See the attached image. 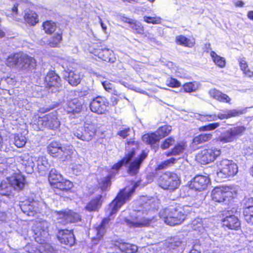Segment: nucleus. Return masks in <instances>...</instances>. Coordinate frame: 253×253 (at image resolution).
<instances>
[{
	"label": "nucleus",
	"instance_id": "1",
	"mask_svg": "<svg viewBox=\"0 0 253 253\" xmlns=\"http://www.w3.org/2000/svg\"><path fill=\"white\" fill-rule=\"evenodd\" d=\"M191 207L188 206H170L160 212V217L168 225L175 226L181 224L186 219Z\"/></svg>",
	"mask_w": 253,
	"mask_h": 253
},
{
	"label": "nucleus",
	"instance_id": "2",
	"mask_svg": "<svg viewBox=\"0 0 253 253\" xmlns=\"http://www.w3.org/2000/svg\"><path fill=\"white\" fill-rule=\"evenodd\" d=\"M6 64L10 67H16L22 70H31L36 66L35 59L23 53H15L7 58Z\"/></svg>",
	"mask_w": 253,
	"mask_h": 253
},
{
	"label": "nucleus",
	"instance_id": "3",
	"mask_svg": "<svg viewBox=\"0 0 253 253\" xmlns=\"http://www.w3.org/2000/svg\"><path fill=\"white\" fill-rule=\"evenodd\" d=\"M25 184L24 177L20 173H14L11 177L1 181L0 185V194L9 196L13 189L16 190L22 189Z\"/></svg>",
	"mask_w": 253,
	"mask_h": 253
},
{
	"label": "nucleus",
	"instance_id": "4",
	"mask_svg": "<svg viewBox=\"0 0 253 253\" xmlns=\"http://www.w3.org/2000/svg\"><path fill=\"white\" fill-rule=\"evenodd\" d=\"M125 212L122 213L121 217L123 218V222L126 223L130 227H142L147 226L154 220V217H149L144 216L145 213L139 210L133 211L128 217L124 216ZM149 212L145 213L148 215Z\"/></svg>",
	"mask_w": 253,
	"mask_h": 253
},
{
	"label": "nucleus",
	"instance_id": "5",
	"mask_svg": "<svg viewBox=\"0 0 253 253\" xmlns=\"http://www.w3.org/2000/svg\"><path fill=\"white\" fill-rule=\"evenodd\" d=\"M135 155V152L132 150L126 154V156L119 162L115 164L112 169L118 170L123 165H126L129 163L127 172L129 174L135 175L138 172L140 166L143 161L146 158L147 155L142 153L137 158L131 162L132 158Z\"/></svg>",
	"mask_w": 253,
	"mask_h": 253
},
{
	"label": "nucleus",
	"instance_id": "6",
	"mask_svg": "<svg viewBox=\"0 0 253 253\" xmlns=\"http://www.w3.org/2000/svg\"><path fill=\"white\" fill-rule=\"evenodd\" d=\"M138 186V184L136 183L130 189H127L126 188L120 192L115 199L109 205L106 211V212L109 216H111L113 214L116 213L121 206L124 205L126 202L129 200L131 195Z\"/></svg>",
	"mask_w": 253,
	"mask_h": 253
},
{
	"label": "nucleus",
	"instance_id": "7",
	"mask_svg": "<svg viewBox=\"0 0 253 253\" xmlns=\"http://www.w3.org/2000/svg\"><path fill=\"white\" fill-rule=\"evenodd\" d=\"M158 183L159 185L164 189L174 190L178 188L180 180L176 174L167 171L160 176Z\"/></svg>",
	"mask_w": 253,
	"mask_h": 253
},
{
	"label": "nucleus",
	"instance_id": "8",
	"mask_svg": "<svg viewBox=\"0 0 253 253\" xmlns=\"http://www.w3.org/2000/svg\"><path fill=\"white\" fill-rule=\"evenodd\" d=\"M217 175L221 178H226L236 174L238 171L236 164L232 161L223 159L216 163Z\"/></svg>",
	"mask_w": 253,
	"mask_h": 253
},
{
	"label": "nucleus",
	"instance_id": "9",
	"mask_svg": "<svg viewBox=\"0 0 253 253\" xmlns=\"http://www.w3.org/2000/svg\"><path fill=\"white\" fill-rule=\"evenodd\" d=\"M220 154V149L212 147L201 150L196 158L201 164L206 165L214 161Z\"/></svg>",
	"mask_w": 253,
	"mask_h": 253
},
{
	"label": "nucleus",
	"instance_id": "10",
	"mask_svg": "<svg viewBox=\"0 0 253 253\" xmlns=\"http://www.w3.org/2000/svg\"><path fill=\"white\" fill-rule=\"evenodd\" d=\"M246 129V127L242 126L231 127L223 133L218 140L223 143L232 142L239 136H242Z\"/></svg>",
	"mask_w": 253,
	"mask_h": 253
},
{
	"label": "nucleus",
	"instance_id": "11",
	"mask_svg": "<svg viewBox=\"0 0 253 253\" xmlns=\"http://www.w3.org/2000/svg\"><path fill=\"white\" fill-rule=\"evenodd\" d=\"M49 223L46 220H42L36 221L32 227L35 235V240L37 242H44L45 238L48 235Z\"/></svg>",
	"mask_w": 253,
	"mask_h": 253
},
{
	"label": "nucleus",
	"instance_id": "12",
	"mask_svg": "<svg viewBox=\"0 0 253 253\" xmlns=\"http://www.w3.org/2000/svg\"><path fill=\"white\" fill-rule=\"evenodd\" d=\"M37 123L39 126L41 125L51 129H56L60 126V122L56 112L49 113L43 117H39Z\"/></svg>",
	"mask_w": 253,
	"mask_h": 253
},
{
	"label": "nucleus",
	"instance_id": "13",
	"mask_svg": "<svg viewBox=\"0 0 253 253\" xmlns=\"http://www.w3.org/2000/svg\"><path fill=\"white\" fill-rule=\"evenodd\" d=\"M232 193L228 187H216L211 192L212 199L216 202H223L232 197Z\"/></svg>",
	"mask_w": 253,
	"mask_h": 253
},
{
	"label": "nucleus",
	"instance_id": "14",
	"mask_svg": "<svg viewBox=\"0 0 253 253\" xmlns=\"http://www.w3.org/2000/svg\"><path fill=\"white\" fill-rule=\"evenodd\" d=\"M39 245L29 244L25 247V250L29 253H54L53 249L48 243L42 241Z\"/></svg>",
	"mask_w": 253,
	"mask_h": 253
},
{
	"label": "nucleus",
	"instance_id": "15",
	"mask_svg": "<svg viewBox=\"0 0 253 253\" xmlns=\"http://www.w3.org/2000/svg\"><path fill=\"white\" fill-rule=\"evenodd\" d=\"M106 99L104 97L98 96L94 98L90 103V108L93 112L102 114L107 109Z\"/></svg>",
	"mask_w": 253,
	"mask_h": 253
},
{
	"label": "nucleus",
	"instance_id": "16",
	"mask_svg": "<svg viewBox=\"0 0 253 253\" xmlns=\"http://www.w3.org/2000/svg\"><path fill=\"white\" fill-rule=\"evenodd\" d=\"M59 241L62 244L72 246L75 242V238L73 232L67 229L59 230L57 235Z\"/></svg>",
	"mask_w": 253,
	"mask_h": 253
},
{
	"label": "nucleus",
	"instance_id": "17",
	"mask_svg": "<svg viewBox=\"0 0 253 253\" xmlns=\"http://www.w3.org/2000/svg\"><path fill=\"white\" fill-rule=\"evenodd\" d=\"M210 182V179L207 176L202 175L196 176L190 184L191 188L196 190L205 189Z\"/></svg>",
	"mask_w": 253,
	"mask_h": 253
},
{
	"label": "nucleus",
	"instance_id": "18",
	"mask_svg": "<svg viewBox=\"0 0 253 253\" xmlns=\"http://www.w3.org/2000/svg\"><path fill=\"white\" fill-rule=\"evenodd\" d=\"M47 150L51 155H56L64 152L67 154L73 153V147L69 146L67 147H62L61 144L57 142H51L47 147Z\"/></svg>",
	"mask_w": 253,
	"mask_h": 253
},
{
	"label": "nucleus",
	"instance_id": "19",
	"mask_svg": "<svg viewBox=\"0 0 253 253\" xmlns=\"http://www.w3.org/2000/svg\"><path fill=\"white\" fill-rule=\"evenodd\" d=\"M95 56L104 61L109 62H114L115 58L112 50L105 47L101 48H95L93 51H91Z\"/></svg>",
	"mask_w": 253,
	"mask_h": 253
},
{
	"label": "nucleus",
	"instance_id": "20",
	"mask_svg": "<svg viewBox=\"0 0 253 253\" xmlns=\"http://www.w3.org/2000/svg\"><path fill=\"white\" fill-rule=\"evenodd\" d=\"M245 206L244 210L245 219L248 223L253 224V198H246Z\"/></svg>",
	"mask_w": 253,
	"mask_h": 253
},
{
	"label": "nucleus",
	"instance_id": "21",
	"mask_svg": "<svg viewBox=\"0 0 253 253\" xmlns=\"http://www.w3.org/2000/svg\"><path fill=\"white\" fill-rule=\"evenodd\" d=\"M46 83V87H58L61 85V79L59 76L53 71L49 72L45 77Z\"/></svg>",
	"mask_w": 253,
	"mask_h": 253
},
{
	"label": "nucleus",
	"instance_id": "22",
	"mask_svg": "<svg viewBox=\"0 0 253 253\" xmlns=\"http://www.w3.org/2000/svg\"><path fill=\"white\" fill-rule=\"evenodd\" d=\"M97 130L96 124L89 122L87 120L85 123L84 129V141H89L91 140L95 135Z\"/></svg>",
	"mask_w": 253,
	"mask_h": 253
},
{
	"label": "nucleus",
	"instance_id": "23",
	"mask_svg": "<svg viewBox=\"0 0 253 253\" xmlns=\"http://www.w3.org/2000/svg\"><path fill=\"white\" fill-rule=\"evenodd\" d=\"M65 79L72 86L79 84L82 79V76L77 71H66L64 73Z\"/></svg>",
	"mask_w": 253,
	"mask_h": 253
},
{
	"label": "nucleus",
	"instance_id": "24",
	"mask_svg": "<svg viewBox=\"0 0 253 253\" xmlns=\"http://www.w3.org/2000/svg\"><path fill=\"white\" fill-rule=\"evenodd\" d=\"M21 158L22 164L25 166L26 171L28 173H31L34 171V162L36 158L28 154L23 155Z\"/></svg>",
	"mask_w": 253,
	"mask_h": 253
},
{
	"label": "nucleus",
	"instance_id": "25",
	"mask_svg": "<svg viewBox=\"0 0 253 253\" xmlns=\"http://www.w3.org/2000/svg\"><path fill=\"white\" fill-rule=\"evenodd\" d=\"M36 202H31L28 203V202H23L20 205V208L23 212L28 215H33L34 212L39 211V209L37 206Z\"/></svg>",
	"mask_w": 253,
	"mask_h": 253
},
{
	"label": "nucleus",
	"instance_id": "26",
	"mask_svg": "<svg viewBox=\"0 0 253 253\" xmlns=\"http://www.w3.org/2000/svg\"><path fill=\"white\" fill-rule=\"evenodd\" d=\"M223 225L231 229H237L240 226V222L235 215L227 216L222 221Z\"/></svg>",
	"mask_w": 253,
	"mask_h": 253
},
{
	"label": "nucleus",
	"instance_id": "27",
	"mask_svg": "<svg viewBox=\"0 0 253 253\" xmlns=\"http://www.w3.org/2000/svg\"><path fill=\"white\" fill-rule=\"evenodd\" d=\"M82 108V105L78 99L75 98L66 103L65 109L68 113H79Z\"/></svg>",
	"mask_w": 253,
	"mask_h": 253
},
{
	"label": "nucleus",
	"instance_id": "28",
	"mask_svg": "<svg viewBox=\"0 0 253 253\" xmlns=\"http://www.w3.org/2000/svg\"><path fill=\"white\" fill-rule=\"evenodd\" d=\"M109 221V219L108 218H105L102 221L101 223L95 228L97 237L92 239L93 244H97L96 241H99L103 236L106 232V225L108 224Z\"/></svg>",
	"mask_w": 253,
	"mask_h": 253
},
{
	"label": "nucleus",
	"instance_id": "29",
	"mask_svg": "<svg viewBox=\"0 0 253 253\" xmlns=\"http://www.w3.org/2000/svg\"><path fill=\"white\" fill-rule=\"evenodd\" d=\"M116 246L122 252L126 253H134L138 249L137 246L125 242H118Z\"/></svg>",
	"mask_w": 253,
	"mask_h": 253
},
{
	"label": "nucleus",
	"instance_id": "30",
	"mask_svg": "<svg viewBox=\"0 0 253 253\" xmlns=\"http://www.w3.org/2000/svg\"><path fill=\"white\" fill-rule=\"evenodd\" d=\"M101 196H98L91 200L86 206L85 209L89 211H95L101 207L102 202Z\"/></svg>",
	"mask_w": 253,
	"mask_h": 253
},
{
	"label": "nucleus",
	"instance_id": "31",
	"mask_svg": "<svg viewBox=\"0 0 253 253\" xmlns=\"http://www.w3.org/2000/svg\"><path fill=\"white\" fill-rule=\"evenodd\" d=\"M207 221V220L206 219L203 220L201 218H197L192 222L191 226L194 230L203 233L207 227V226L205 225Z\"/></svg>",
	"mask_w": 253,
	"mask_h": 253
},
{
	"label": "nucleus",
	"instance_id": "32",
	"mask_svg": "<svg viewBox=\"0 0 253 253\" xmlns=\"http://www.w3.org/2000/svg\"><path fill=\"white\" fill-rule=\"evenodd\" d=\"M73 183L69 180L62 178V180L59 181L55 185L53 188L56 189L61 191H68L70 190L73 187Z\"/></svg>",
	"mask_w": 253,
	"mask_h": 253
},
{
	"label": "nucleus",
	"instance_id": "33",
	"mask_svg": "<svg viewBox=\"0 0 253 253\" xmlns=\"http://www.w3.org/2000/svg\"><path fill=\"white\" fill-rule=\"evenodd\" d=\"M62 175L59 173L56 169H52L50 171L48 176V181L52 187H54L56 183L62 180Z\"/></svg>",
	"mask_w": 253,
	"mask_h": 253
},
{
	"label": "nucleus",
	"instance_id": "34",
	"mask_svg": "<svg viewBox=\"0 0 253 253\" xmlns=\"http://www.w3.org/2000/svg\"><path fill=\"white\" fill-rule=\"evenodd\" d=\"M24 17L26 22L31 25H35L39 21L37 14L33 11H25Z\"/></svg>",
	"mask_w": 253,
	"mask_h": 253
},
{
	"label": "nucleus",
	"instance_id": "35",
	"mask_svg": "<svg viewBox=\"0 0 253 253\" xmlns=\"http://www.w3.org/2000/svg\"><path fill=\"white\" fill-rule=\"evenodd\" d=\"M54 216L58 223L63 225L68 223V210L55 211Z\"/></svg>",
	"mask_w": 253,
	"mask_h": 253
},
{
	"label": "nucleus",
	"instance_id": "36",
	"mask_svg": "<svg viewBox=\"0 0 253 253\" xmlns=\"http://www.w3.org/2000/svg\"><path fill=\"white\" fill-rule=\"evenodd\" d=\"M142 139L143 142L151 145L156 143L160 139L156 132L145 134L142 136Z\"/></svg>",
	"mask_w": 253,
	"mask_h": 253
},
{
	"label": "nucleus",
	"instance_id": "37",
	"mask_svg": "<svg viewBox=\"0 0 253 253\" xmlns=\"http://www.w3.org/2000/svg\"><path fill=\"white\" fill-rule=\"evenodd\" d=\"M212 137L211 133H202L194 138L193 142L195 144L203 143L210 140Z\"/></svg>",
	"mask_w": 253,
	"mask_h": 253
},
{
	"label": "nucleus",
	"instance_id": "38",
	"mask_svg": "<svg viewBox=\"0 0 253 253\" xmlns=\"http://www.w3.org/2000/svg\"><path fill=\"white\" fill-rule=\"evenodd\" d=\"M176 42L177 43L179 44L183 45L189 47H192L193 46H194L195 43V42L193 40L188 39L182 35L176 37Z\"/></svg>",
	"mask_w": 253,
	"mask_h": 253
},
{
	"label": "nucleus",
	"instance_id": "39",
	"mask_svg": "<svg viewBox=\"0 0 253 253\" xmlns=\"http://www.w3.org/2000/svg\"><path fill=\"white\" fill-rule=\"evenodd\" d=\"M200 84L197 82H189L185 83L183 85V88L185 92L190 93L195 91L199 87Z\"/></svg>",
	"mask_w": 253,
	"mask_h": 253
},
{
	"label": "nucleus",
	"instance_id": "40",
	"mask_svg": "<svg viewBox=\"0 0 253 253\" xmlns=\"http://www.w3.org/2000/svg\"><path fill=\"white\" fill-rule=\"evenodd\" d=\"M211 56L214 63L218 66L223 68L225 65V60L224 58L218 56L215 52L211 51L210 53Z\"/></svg>",
	"mask_w": 253,
	"mask_h": 253
},
{
	"label": "nucleus",
	"instance_id": "41",
	"mask_svg": "<svg viewBox=\"0 0 253 253\" xmlns=\"http://www.w3.org/2000/svg\"><path fill=\"white\" fill-rule=\"evenodd\" d=\"M176 161V159L171 158L169 160L162 162L157 165V167L155 168V170H158L167 169L168 168L172 166L173 164H175Z\"/></svg>",
	"mask_w": 253,
	"mask_h": 253
},
{
	"label": "nucleus",
	"instance_id": "42",
	"mask_svg": "<svg viewBox=\"0 0 253 253\" xmlns=\"http://www.w3.org/2000/svg\"><path fill=\"white\" fill-rule=\"evenodd\" d=\"M171 130V126H170L165 125L160 127L157 130L156 133L160 139L165 137L168 135Z\"/></svg>",
	"mask_w": 253,
	"mask_h": 253
},
{
	"label": "nucleus",
	"instance_id": "43",
	"mask_svg": "<svg viewBox=\"0 0 253 253\" xmlns=\"http://www.w3.org/2000/svg\"><path fill=\"white\" fill-rule=\"evenodd\" d=\"M165 244L169 249H174L181 245V241L179 238L175 237L167 240Z\"/></svg>",
	"mask_w": 253,
	"mask_h": 253
},
{
	"label": "nucleus",
	"instance_id": "44",
	"mask_svg": "<svg viewBox=\"0 0 253 253\" xmlns=\"http://www.w3.org/2000/svg\"><path fill=\"white\" fill-rule=\"evenodd\" d=\"M239 64L241 69L246 76L249 77H251L253 76V72L251 71L248 68L247 62L245 58L241 59L239 60Z\"/></svg>",
	"mask_w": 253,
	"mask_h": 253
},
{
	"label": "nucleus",
	"instance_id": "45",
	"mask_svg": "<svg viewBox=\"0 0 253 253\" xmlns=\"http://www.w3.org/2000/svg\"><path fill=\"white\" fill-rule=\"evenodd\" d=\"M130 27L134 33L139 34L143 33L144 28L142 24L138 21L133 20L130 24Z\"/></svg>",
	"mask_w": 253,
	"mask_h": 253
},
{
	"label": "nucleus",
	"instance_id": "46",
	"mask_svg": "<svg viewBox=\"0 0 253 253\" xmlns=\"http://www.w3.org/2000/svg\"><path fill=\"white\" fill-rule=\"evenodd\" d=\"M43 28L46 34H51L54 32L56 28V24L51 21H46L43 24Z\"/></svg>",
	"mask_w": 253,
	"mask_h": 253
},
{
	"label": "nucleus",
	"instance_id": "47",
	"mask_svg": "<svg viewBox=\"0 0 253 253\" xmlns=\"http://www.w3.org/2000/svg\"><path fill=\"white\" fill-rule=\"evenodd\" d=\"M38 167L39 169L44 171L46 170L49 166V164L46 158L44 156L39 157L37 160Z\"/></svg>",
	"mask_w": 253,
	"mask_h": 253
},
{
	"label": "nucleus",
	"instance_id": "48",
	"mask_svg": "<svg viewBox=\"0 0 253 253\" xmlns=\"http://www.w3.org/2000/svg\"><path fill=\"white\" fill-rule=\"evenodd\" d=\"M184 149V144L182 143H180L176 145L171 152L166 153V155L167 156L179 155L183 152Z\"/></svg>",
	"mask_w": 253,
	"mask_h": 253
},
{
	"label": "nucleus",
	"instance_id": "49",
	"mask_svg": "<svg viewBox=\"0 0 253 253\" xmlns=\"http://www.w3.org/2000/svg\"><path fill=\"white\" fill-rule=\"evenodd\" d=\"M26 142V138L25 136L21 134H17L15 136L14 143L15 145L19 148L24 146Z\"/></svg>",
	"mask_w": 253,
	"mask_h": 253
},
{
	"label": "nucleus",
	"instance_id": "50",
	"mask_svg": "<svg viewBox=\"0 0 253 253\" xmlns=\"http://www.w3.org/2000/svg\"><path fill=\"white\" fill-rule=\"evenodd\" d=\"M81 220L80 215L76 212L68 210V223H74Z\"/></svg>",
	"mask_w": 253,
	"mask_h": 253
},
{
	"label": "nucleus",
	"instance_id": "51",
	"mask_svg": "<svg viewBox=\"0 0 253 253\" xmlns=\"http://www.w3.org/2000/svg\"><path fill=\"white\" fill-rule=\"evenodd\" d=\"M62 40V36L60 34H55L50 40L48 44L52 47H57Z\"/></svg>",
	"mask_w": 253,
	"mask_h": 253
},
{
	"label": "nucleus",
	"instance_id": "52",
	"mask_svg": "<svg viewBox=\"0 0 253 253\" xmlns=\"http://www.w3.org/2000/svg\"><path fill=\"white\" fill-rule=\"evenodd\" d=\"M197 119L202 122L213 121L217 120L216 115H200L198 114L197 117Z\"/></svg>",
	"mask_w": 253,
	"mask_h": 253
},
{
	"label": "nucleus",
	"instance_id": "53",
	"mask_svg": "<svg viewBox=\"0 0 253 253\" xmlns=\"http://www.w3.org/2000/svg\"><path fill=\"white\" fill-rule=\"evenodd\" d=\"M144 21L149 24H157L161 23L162 18L160 17H150L145 16Z\"/></svg>",
	"mask_w": 253,
	"mask_h": 253
},
{
	"label": "nucleus",
	"instance_id": "54",
	"mask_svg": "<svg viewBox=\"0 0 253 253\" xmlns=\"http://www.w3.org/2000/svg\"><path fill=\"white\" fill-rule=\"evenodd\" d=\"M175 142V140L172 137H169L165 140L163 143L161 145V148L164 150L169 148L170 146L172 145Z\"/></svg>",
	"mask_w": 253,
	"mask_h": 253
},
{
	"label": "nucleus",
	"instance_id": "55",
	"mask_svg": "<svg viewBox=\"0 0 253 253\" xmlns=\"http://www.w3.org/2000/svg\"><path fill=\"white\" fill-rule=\"evenodd\" d=\"M166 84L168 86L171 87H178L180 86V83L176 79L169 78L166 81Z\"/></svg>",
	"mask_w": 253,
	"mask_h": 253
},
{
	"label": "nucleus",
	"instance_id": "56",
	"mask_svg": "<svg viewBox=\"0 0 253 253\" xmlns=\"http://www.w3.org/2000/svg\"><path fill=\"white\" fill-rule=\"evenodd\" d=\"M220 125L219 123L211 124L207 126H202L199 128L200 131H209L214 130Z\"/></svg>",
	"mask_w": 253,
	"mask_h": 253
},
{
	"label": "nucleus",
	"instance_id": "57",
	"mask_svg": "<svg viewBox=\"0 0 253 253\" xmlns=\"http://www.w3.org/2000/svg\"><path fill=\"white\" fill-rule=\"evenodd\" d=\"M217 100L220 102L230 104L231 99L228 95L220 91L218 97H217Z\"/></svg>",
	"mask_w": 253,
	"mask_h": 253
},
{
	"label": "nucleus",
	"instance_id": "58",
	"mask_svg": "<svg viewBox=\"0 0 253 253\" xmlns=\"http://www.w3.org/2000/svg\"><path fill=\"white\" fill-rule=\"evenodd\" d=\"M228 119L238 116L243 114V111L236 109L230 110L226 112Z\"/></svg>",
	"mask_w": 253,
	"mask_h": 253
},
{
	"label": "nucleus",
	"instance_id": "59",
	"mask_svg": "<svg viewBox=\"0 0 253 253\" xmlns=\"http://www.w3.org/2000/svg\"><path fill=\"white\" fill-rule=\"evenodd\" d=\"M102 84L105 90L108 92H112L114 90V88H115L114 84L107 81L102 82Z\"/></svg>",
	"mask_w": 253,
	"mask_h": 253
},
{
	"label": "nucleus",
	"instance_id": "60",
	"mask_svg": "<svg viewBox=\"0 0 253 253\" xmlns=\"http://www.w3.org/2000/svg\"><path fill=\"white\" fill-rule=\"evenodd\" d=\"M131 130L129 128H123L118 133V134L123 138H125L129 135Z\"/></svg>",
	"mask_w": 253,
	"mask_h": 253
},
{
	"label": "nucleus",
	"instance_id": "61",
	"mask_svg": "<svg viewBox=\"0 0 253 253\" xmlns=\"http://www.w3.org/2000/svg\"><path fill=\"white\" fill-rule=\"evenodd\" d=\"M110 184V177L106 176L102 181V183L101 184V188L102 190H104L107 189L108 186Z\"/></svg>",
	"mask_w": 253,
	"mask_h": 253
},
{
	"label": "nucleus",
	"instance_id": "62",
	"mask_svg": "<svg viewBox=\"0 0 253 253\" xmlns=\"http://www.w3.org/2000/svg\"><path fill=\"white\" fill-rule=\"evenodd\" d=\"M220 91L216 89V88H211L209 91V94L211 97L217 100V97L220 93Z\"/></svg>",
	"mask_w": 253,
	"mask_h": 253
},
{
	"label": "nucleus",
	"instance_id": "63",
	"mask_svg": "<svg viewBox=\"0 0 253 253\" xmlns=\"http://www.w3.org/2000/svg\"><path fill=\"white\" fill-rule=\"evenodd\" d=\"M73 133L74 136H76L77 138L84 141V138L83 137H84V134L81 130L77 129L75 130Z\"/></svg>",
	"mask_w": 253,
	"mask_h": 253
},
{
	"label": "nucleus",
	"instance_id": "64",
	"mask_svg": "<svg viewBox=\"0 0 253 253\" xmlns=\"http://www.w3.org/2000/svg\"><path fill=\"white\" fill-rule=\"evenodd\" d=\"M83 168L81 165H76L72 168L73 172L76 175L79 174L83 170Z\"/></svg>",
	"mask_w": 253,
	"mask_h": 253
}]
</instances>
